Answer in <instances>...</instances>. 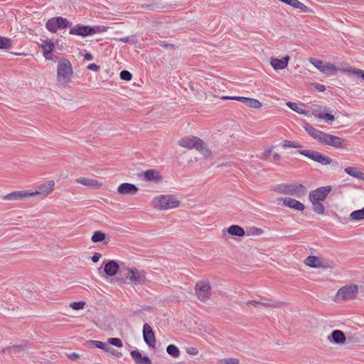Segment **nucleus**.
Instances as JSON below:
<instances>
[{
	"mask_svg": "<svg viewBox=\"0 0 364 364\" xmlns=\"http://www.w3.org/2000/svg\"><path fill=\"white\" fill-rule=\"evenodd\" d=\"M12 46L11 39L0 36V49H9Z\"/></svg>",
	"mask_w": 364,
	"mask_h": 364,
	"instance_id": "nucleus-40",
	"label": "nucleus"
},
{
	"mask_svg": "<svg viewBox=\"0 0 364 364\" xmlns=\"http://www.w3.org/2000/svg\"><path fill=\"white\" fill-rule=\"evenodd\" d=\"M68 357L71 359V360H77L80 358V355L79 354L76 353H72L68 355Z\"/></svg>",
	"mask_w": 364,
	"mask_h": 364,
	"instance_id": "nucleus-57",
	"label": "nucleus"
},
{
	"mask_svg": "<svg viewBox=\"0 0 364 364\" xmlns=\"http://www.w3.org/2000/svg\"><path fill=\"white\" fill-rule=\"evenodd\" d=\"M284 148H301L303 145L297 141L285 140L282 142Z\"/></svg>",
	"mask_w": 364,
	"mask_h": 364,
	"instance_id": "nucleus-42",
	"label": "nucleus"
},
{
	"mask_svg": "<svg viewBox=\"0 0 364 364\" xmlns=\"http://www.w3.org/2000/svg\"><path fill=\"white\" fill-rule=\"evenodd\" d=\"M88 343L90 345H92L95 348H100L106 352H109V350H112V348L110 347L107 343L100 341H90Z\"/></svg>",
	"mask_w": 364,
	"mask_h": 364,
	"instance_id": "nucleus-33",
	"label": "nucleus"
},
{
	"mask_svg": "<svg viewBox=\"0 0 364 364\" xmlns=\"http://www.w3.org/2000/svg\"><path fill=\"white\" fill-rule=\"evenodd\" d=\"M350 218L353 220H364V208L360 210L353 211Z\"/></svg>",
	"mask_w": 364,
	"mask_h": 364,
	"instance_id": "nucleus-37",
	"label": "nucleus"
},
{
	"mask_svg": "<svg viewBox=\"0 0 364 364\" xmlns=\"http://www.w3.org/2000/svg\"><path fill=\"white\" fill-rule=\"evenodd\" d=\"M304 129L311 135L314 139L317 141H320L321 135L323 134L322 131L315 129L312 125L309 123H305L304 125Z\"/></svg>",
	"mask_w": 364,
	"mask_h": 364,
	"instance_id": "nucleus-26",
	"label": "nucleus"
},
{
	"mask_svg": "<svg viewBox=\"0 0 364 364\" xmlns=\"http://www.w3.org/2000/svg\"><path fill=\"white\" fill-rule=\"evenodd\" d=\"M328 338L337 344L343 343L346 340L345 334L340 330H334Z\"/></svg>",
	"mask_w": 364,
	"mask_h": 364,
	"instance_id": "nucleus-27",
	"label": "nucleus"
},
{
	"mask_svg": "<svg viewBox=\"0 0 364 364\" xmlns=\"http://www.w3.org/2000/svg\"><path fill=\"white\" fill-rule=\"evenodd\" d=\"M56 22L58 24V27L60 29L65 28L71 24V23L68 21L67 18L61 16L56 17Z\"/></svg>",
	"mask_w": 364,
	"mask_h": 364,
	"instance_id": "nucleus-41",
	"label": "nucleus"
},
{
	"mask_svg": "<svg viewBox=\"0 0 364 364\" xmlns=\"http://www.w3.org/2000/svg\"><path fill=\"white\" fill-rule=\"evenodd\" d=\"M76 182H77L78 183H80L82 185H84L86 186H90V187L97 188V187H100L102 186V183L98 182L97 181L92 179V178H86V177L78 178L77 179H76Z\"/></svg>",
	"mask_w": 364,
	"mask_h": 364,
	"instance_id": "nucleus-28",
	"label": "nucleus"
},
{
	"mask_svg": "<svg viewBox=\"0 0 364 364\" xmlns=\"http://www.w3.org/2000/svg\"><path fill=\"white\" fill-rule=\"evenodd\" d=\"M119 41L123 43H128L129 41V37H124L119 39Z\"/></svg>",
	"mask_w": 364,
	"mask_h": 364,
	"instance_id": "nucleus-59",
	"label": "nucleus"
},
{
	"mask_svg": "<svg viewBox=\"0 0 364 364\" xmlns=\"http://www.w3.org/2000/svg\"><path fill=\"white\" fill-rule=\"evenodd\" d=\"M274 191L279 193L291 195L297 198H301L306 195V187L297 183H282L274 188Z\"/></svg>",
	"mask_w": 364,
	"mask_h": 364,
	"instance_id": "nucleus-3",
	"label": "nucleus"
},
{
	"mask_svg": "<svg viewBox=\"0 0 364 364\" xmlns=\"http://www.w3.org/2000/svg\"><path fill=\"white\" fill-rule=\"evenodd\" d=\"M46 27L49 31L55 33L59 29L58 24L56 22V17L50 18L47 21Z\"/></svg>",
	"mask_w": 364,
	"mask_h": 364,
	"instance_id": "nucleus-34",
	"label": "nucleus"
},
{
	"mask_svg": "<svg viewBox=\"0 0 364 364\" xmlns=\"http://www.w3.org/2000/svg\"><path fill=\"white\" fill-rule=\"evenodd\" d=\"M273 157H274V159L276 160V161H279L281 159L280 155L279 154H277V153H274L273 154Z\"/></svg>",
	"mask_w": 364,
	"mask_h": 364,
	"instance_id": "nucleus-60",
	"label": "nucleus"
},
{
	"mask_svg": "<svg viewBox=\"0 0 364 364\" xmlns=\"http://www.w3.org/2000/svg\"><path fill=\"white\" fill-rule=\"evenodd\" d=\"M287 105L288 107H289L291 109L294 110V112L301 114L306 115L307 112L301 107L298 105L297 103L293 102H287Z\"/></svg>",
	"mask_w": 364,
	"mask_h": 364,
	"instance_id": "nucleus-35",
	"label": "nucleus"
},
{
	"mask_svg": "<svg viewBox=\"0 0 364 364\" xmlns=\"http://www.w3.org/2000/svg\"><path fill=\"white\" fill-rule=\"evenodd\" d=\"M299 154H301L303 156H305L306 157L318 162L322 165H328L330 164L332 161L331 159L326 155L322 154L320 152L310 150V149H305V150H299L296 152Z\"/></svg>",
	"mask_w": 364,
	"mask_h": 364,
	"instance_id": "nucleus-7",
	"label": "nucleus"
},
{
	"mask_svg": "<svg viewBox=\"0 0 364 364\" xmlns=\"http://www.w3.org/2000/svg\"><path fill=\"white\" fill-rule=\"evenodd\" d=\"M289 59L290 58L288 55L282 59L272 58L270 64L274 70H282L287 66Z\"/></svg>",
	"mask_w": 364,
	"mask_h": 364,
	"instance_id": "nucleus-20",
	"label": "nucleus"
},
{
	"mask_svg": "<svg viewBox=\"0 0 364 364\" xmlns=\"http://www.w3.org/2000/svg\"><path fill=\"white\" fill-rule=\"evenodd\" d=\"M309 60L320 72L324 74L335 73L337 71L336 67L333 64H325L321 60L315 58H311Z\"/></svg>",
	"mask_w": 364,
	"mask_h": 364,
	"instance_id": "nucleus-12",
	"label": "nucleus"
},
{
	"mask_svg": "<svg viewBox=\"0 0 364 364\" xmlns=\"http://www.w3.org/2000/svg\"><path fill=\"white\" fill-rule=\"evenodd\" d=\"M107 343L118 348L123 346L122 340L118 338H109L107 339Z\"/></svg>",
	"mask_w": 364,
	"mask_h": 364,
	"instance_id": "nucleus-45",
	"label": "nucleus"
},
{
	"mask_svg": "<svg viewBox=\"0 0 364 364\" xmlns=\"http://www.w3.org/2000/svg\"><path fill=\"white\" fill-rule=\"evenodd\" d=\"M139 188L134 184L129 183H123L117 188V192L121 195H135Z\"/></svg>",
	"mask_w": 364,
	"mask_h": 364,
	"instance_id": "nucleus-15",
	"label": "nucleus"
},
{
	"mask_svg": "<svg viewBox=\"0 0 364 364\" xmlns=\"http://www.w3.org/2000/svg\"><path fill=\"white\" fill-rule=\"evenodd\" d=\"M73 73L70 60L64 58L58 62L57 82L60 85L65 87L71 82Z\"/></svg>",
	"mask_w": 364,
	"mask_h": 364,
	"instance_id": "nucleus-1",
	"label": "nucleus"
},
{
	"mask_svg": "<svg viewBox=\"0 0 364 364\" xmlns=\"http://www.w3.org/2000/svg\"><path fill=\"white\" fill-rule=\"evenodd\" d=\"M21 348V346L14 345V346H9V347H6L5 348H3L2 352L11 353V350H20Z\"/></svg>",
	"mask_w": 364,
	"mask_h": 364,
	"instance_id": "nucleus-50",
	"label": "nucleus"
},
{
	"mask_svg": "<svg viewBox=\"0 0 364 364\" xmlns=\"http://www.w3.org/2000/svg\"><path fill=\"white\" fill-rule=\"evenodd\" d=\"M314 88L318 92H323L326 90V87L321 84H316Z\"/></svg>",
	"mask_w": 364,
	"mask_h": 364,
	"instance_id": "nucleus-54",
	"label": "nucleus"
},
{
	"mask_svg": "<svg viewBox=\"0 0 364 364\" xmlns=\"http://www.w3.org/2000/svg\"><path fill=\"white\" fill-rule=\"evenodd\" d=\"M280 1L290 5L294 8L299 9L304 12H312V10L298 0H279Z\"/></svg>",
	"mask_w": 364,
	"mask_h": 364,
	"instance_id": "nucleus-23",
	"label": "nucleus"
},
{
	"mask_svg": "<svg viewBox=\"0 0 364 364\" xmlns=\"http://www.w3.org/2000/svg\"><path fill=\"white\" fill-rule=\"evenodd\" d=\"M85 304L84 301H77L71 303L70 306L75 310H79L83 309Z\"/></svg>",
	"mask_w": 364,
	"mask_h": 364,
	"instance_id": "nucleus-48",
	"label": "nucleus"
},
{
	"mask_svg": "<svg viewBox=\"0 0 364 364\" xmlns=\"http://www.w3.org/2000/svg\"><path fill=\"white\" fill-rule=\"evenodd\" d=\"M328 109L327 107H323L322 110L321 107H319V109H314L312 112V114L319 119H323L325 122L328 123H331L334 121L335 117L333 114L328 113Z\"/></svg>",
	"mask_w": 364,
	"mask_h": 364,
	"instance_id": "nucleus-13",
	"label": "nucleus"
},
{
	"mask_svg": "<svg viewBox=\"0 0 364 364\" xmlns=\"http://www.w3.org/2000/svg\"><path fill=\"white\" fill-rule=\"evenodd\" d=\"M41 48L43 50L44 56L48 58V55H50L54 48V44L50 40L42 41Z\"/></svg>",
	"mask_w": 364,
	"mask_h": 364,
	"instance_id": "nucleus-30",
	"label": "nucleus"
},
{
	"mask_svg": "<svg viewBox=\"0 0 364 364\" xmlns=\"http://www.w3.org/2000/svg\"><path fill=\"white\" fill-rule=\"evenodd\" d=\"M93 59V56L91 53H86L84 55V60H92Z\"/></svg>",
	"mask_w": 364,
	"mask_h": 364,
	"instance_id": "nucleus-58",
	"label": "nucleus"
},
{
	"mask_svg": "<svg viewBox=\"0 0 364 364\" xmlns=\"http://www.w3.org/2000/svg\"><path fill=\"white\" fill-rule=\"evenodd\" d=\"M220 364H239V359L235 358H229L223 359L220 361Z\"/></svg>",
	"mask_w": 364,
	"mask_h": 364,
	"instance_id": "nucleus-46",
	"label": "nucleus"
},
{
	"mask_svg": "<svg viewBox=\"0 0 364 364\" xmlns=\"http://www.w3.org/2000/svg\"><path fill=\"white\" fill-rule=\"evenodd\" d=\"M87 69L93 71H97L100 69V67L95 63H91L88 65Z\"/></svg>",
	"mask_w": 364,
	"mask_h": 364,
	"instance_id": "nucleus-55",
	"label": "nucleus"
},
{
	"mask_svg": "<svg viewBox=\"0 0 364 364\" xmlns=\"http://www.w3.org/2000/svg\"><path fill=\"white\" fill-rule=\"evenodd\" d=\"M111 354H114V350L112 348V350H109V352Z\"/></svg>",
	"mask_w": 364,
	"mask_h": 364,
	"instance_id": "nucleus-62",
	"label": "nucleus"
},
{
	"mask_svg": "<svg viewBox=\"0 0 364 364\" xmlns=\"http://www.w3.org/2000/svg\"><path fill=\"white\" fill-rule=\"evenodd\" d=\"M125 279L128 284H144L146 281V272L136 268L127 269Z\"/></svg>",
	"mask_w": 364,
	"mask_h": 364,
	"instance_id": "nucleus-5",
	"label": "nucleus"
},
{
	"mask_svg": "<svg viewBox=\"0 0 364 364\" xmlns=\"http://www.w3.org/2000/svg\"><path fill=\"white\" fill-rule=\"evenodd\" d=\"M306 265L312 268L329 269L332 267L328 261L316 256H309L304 260Z\"/></svg>",
	"mask_w": 364,
	"mask_h": 364,
	"instance_id": "nucleus-9",
	"label": "nucleus"
},
{
	"mask_svg": "<svg viewBox=\"0 0 364 364\" xmlns=\"http://www.w3.org/2000/svg\"><path fill=\"white\" fill-rule=\"evenodd\" d=\"M105 31L104 26H85L82 24H77L70 29V34L76 35L82 37L92 36L97 33H101Z\"/></svg>",
	"mask_w": 364,
	"mask_h": 364,
	"instance_id": "nucleus-4",
	"label": "nucleus"
},
{
	"mask_svg": "<svg viewBox=\"0 0 364 364\" xmlns=\"http://www.w3.org/2000/svg\"><path fill=\"white\" fill-rule=\"evenodd\" d=\"M345 172L356 178H364V173L361 171H360L357 168L355 167H347L345 168Z\"/></svg>",
	"mask_w": 364,
	"mask_h": 364,
	"instance_id": "nucleus-32",
	"label": "nucleus"
},
{
	"mask_svg": "<svg viewBox=\"0 0 364 364\" xmlns=\"http://www.w3.org/2000/svg\"><path fill=\"white\" fill-rule=\"evenodd\" d=\"M272 149H268L267 150H265L262 156H260V159H262V160H267L269 157V156L270 155V154L272 153Z\"/></svg>",
	"mask_w": 364,
	"mask_h": 364,
	"instance_id": "nucleus-51",
	"label": "nucleus"
},
{
	"mask_svg": "<svg viewBox=\"0 0 364 364\" xmlns=\"http://www.w3.org/2000/svg\"><path fill=\"white\" fill-rule=\"evenodd\" d=\"M54 186H55V182L53 181H48L47 183L39 186L35 192H30V193H33V196H35V195L48 196L53 191V190L54 188Z\"/></svg>",
	"mask_w": 364,
	"mask_h": 364,
	"instance_id": "nucleus-17",
	"label": "nucleus"
},
{
	"mask_svg": "<svg viewBox=\"0 0 364 364\" xmlns=\"http://www.w3.org/2000/svg\"><path fill=\"white\" fill-rule=\"evenodd\" d=\"M349 75H353L361 78L364 81V70L358 68H349L345 70Z\"/></svg>",
	"mask_w": 364,
	"mask_h": 364,
	"instance_id": "nucleus-39",
	"label": "nucleus"
},
{
	"mask_svg": "<svg viewBox=\"0 0 364 364\" xmlns=\"http://www.w3.org/2000/svg\"><path fill=\"white\" fill-rule=\"evenodd\" d=\"M304 129L311 135L314 139L317 141H320L321 135L323 134L322 131L315 129L312 125L309 123H305L304 125Z\"/></svg>",
	"mask_w": 364,
	"mask_h": 364,
	"instance_id": "nucleus-25",
	"label": "nucleus"
},
{
	"mask_svg": "<svg viewBox=\"0 0 364 364\" xmlns=\"http://www.w3.org/2000/svg\"><path fill=\"white\" fill-rule=\"evenodd\" d=\"M199 139L194 136H186L179 139L178 144L182 147L193 149L196 148Z\"/></svg>",
	"mask_w": 364,
	"mask_h": 364,
	"instance_id": "nucleus-14",
	"label": "nucleus"
},
{
	"mask_svg": "<svg viewBox=\"0 0 364 364\" xmlns=\"http://www.w3.org/2000/svg\"><path fill=\"white\" fill-rule=\"evenodd\" d=\"M119 269V264L117 262L114 260H110L105 265V272L108 276H114L115 275Z\"/></svg>",
	"mask_w": 364,
	"mask_h": 364,
	"instance_id": "nucleus-22",
	"label": "nucleus"
},
{
	"mask_svg": "<svg viewBox=\"0 0 364 364\" xmlns=\"http://www.w3.org/2000/svg\"><path fill=\"white\" fill-rule=\"evenodd\" d=\"M186 353L190 354V355H194L198 354V349L196 348L190 347V348H188L186 349Z\"/></svg>",
	"mask_w": 364,
	"mask_h": 364,
	"instance_id": "nucleus-52",
	"label": "nucleus"
},
{
	"mask_svg": "<svg viewBox=\"0 0 364 364\" xmlns=\"http://www.w3.org/2000/svg\"><path fill=\"white\" fill-rule=\"evenodd\" d=\"M331 186H322L309 193V198L310 201H323L328 193L331 191Z\"/></svg>",
	"mask_w": 364,
	"mask_h": 364,
	"instance_id": "nucleus-10",
	"label": "nucleus"
},
{
	"mask_svg": "<svg viewBox=\"0 0 364 364\" xmlns=\"http://www.w3.org/2000/svg\"><path fill=\"white\" fill-rule=\"evenodd\" d=\"M245 105H247L249 107L259 109L262 107V103L256 99L248 98Z\"/></svg>",
	"mask_w": 364,
	"mask_h": 364,
	"instance_id": "nucleus-43",
	"label": "nucleus"
},
{
	"mask_svg": "<svg viewBox=\"0 0 364 364\" xmlns=\"http://www.w3.org/2000/svg\"><path fill=\"white\" fill-rule=\"evenodd\" d=\"M278 200H282L283 204L285 206L296 210L302 211L305 208V206L303 203L291 198H279Z\"/></svg>",
	"mask_w": 364,
	"mask_h": 364,
	"instance_id": "nucleus-18",
	"label": "nucleus"
},
{
	"mask_svg": "<svg viewBox=\"0 0 364 364\" xmlns=\"http://www.w3.org/2000/svg\"><path fill=\"white\" fill-rule=\"evenodd\" d=\"M358 292L355 284L346 285L341 287L336 293V299L340 301L351 300L356 297Z\"/></svg>",
	"mask_w": 364,
	"mask_h": 364,
	"instance_id": "nucleus-8",
	"label": "nucleus"
},
{
	"mask_svg": "<svg viewBox=\"0 0 364 364\" xmlns=\"http://www.w3.org/2000/svg\"><path fill=\"white\" fill-rule=\"evenodd\" d=\"M130 354L134 359L135 364H152L151 360L148 356H143L137 350H132Z\"/></svg>",
	"mask_w": 364,
	"mask_h": 364,
	"instance_id": "nucleus-21",
	"label": "nucleus"
},
{
	"mask_svg": "<svg viewBox=\"0 0 364 364\" xmlns=\"http://www.w3.org/2000/svg\"><path fill=\"white\" fill-rule=\"evenodd\" d=\"M167 353L173 358H178L180 355V350L177 346L171 344L166 348Z\"/></svg>",
	"mask_w": 364,
	"mask_h": 364,
	"instance_id": "nucleus-38",
	"label": "nucleus"
},
{
	"mask_svg": "<svg viewBox=\"0 0 364 364\" xmlns=\"http://www.w3.org/2000/svg\"><path fill=\"white\" fill-rule=\"evenodd\" d=\"M227 232H228V234L237 237L244 236L245 234L244 229L242 227L237 225H230L228 228Z\"/></svg>",
	"mask_w": 364,
	"mask_h": 364,
	"instance_id": "nucleus-31",
	"label": "nucleus"
},
{
	"mask_svg": "<svg viewBox=\"0 0 364 364\" xmlns=\"http://www.w3.org/2000/svg\"><path fill=\"white\" fill-rule=\"evenodd\" d=\"M196 149L205 158H208L211 156V151L201 139H199Z\"/></svg>",
	"mask_w": 364,
	"mask_h": 364,
	"instance_id": "nucleus-29",
	"label": "nucleus"
},
{
	"mask_svg": "<svg viewBox=\"0 0 364 364\" xmlns=\"http://www.w3.org/2000/svg\"><path fill=\"white\" fill-rule=\"evenodd\" d=\"M161 46H164V47H168V46L173 47V45L166 43L165 42H162V43H161Z\"/></svg>",
	"mask_w": 364,
	"mask_h": 364,
	"instance_id": "nucleus-61",
	"label": "nucleus"
},
{
	"mask_svg": "<svg viewBox=\"0 0 364 364\" xmlns=\"http://www.w3.org/2000/svg\"><path fill=\"white\" fill-rule=\"evenodd\" d=\"M120 77L124 80L129 81L132 79V75L128 70H122L120 73Z\"/></svg>",
	"mask_w": 364,
	"mask_h": 364,
	"instance_id": "nucleus-47",
	"label": "nucleus"
},
{
	"mask_svg": "<svg viewBox=\"0 0 364 364\" xmlns=\"http://www.w3.org/2000/svg\"><path fill=\"white\" fill-rule=\"evenodd\" d=\"M195 291L197 298L201 301H208L211 296V286L209 281L202 280L196 284Z\"/></svg>",
	"mask_w": 364,
	"mask_h": 364,
	"instance_id": "nucleus-6",
	"label": "nucleus"
},
{
	"mask_svg": "<svg viewBox=\"0 0 364 364\" xmlns=\"http://www.w3.org/2000/svg\"><path fill=\"white\" fill-rule=\"evenodd\" d=\"M144 178L147 181L159 182L162 181V177L159 173L155 170H147L144 173Z\"/></svg>",
	"mask_w": 364,
	"mask_h": 364,
	"instance_id": "nucleus-24",
	"label": "nucleus"
},
{
	"mask_svg": "<svg viewBox=\"0 0 364 364\" xmlns=\"http://www.w3.org/2000/svg\"><path fill=\"white\" fill-rule=\"evenodd\" d=\"M313 206V210L315 213L323 215L325 213V207L321 202L311 201Z\"/></svg>",
	"mask_w": 364,
	"mask_h": 364,
	"instance_id": "nucleus-36",
	"label": "nucleus"
},
{
	"mask_svg": "<svg viewBox=\"0 0 364 364\" xmlns=\"http://www.w3.org/2000/svg\"><path fill=\"white\" fill-rule=\"evenodd\" d=\"M319 142L326 145L333 146L337 149L343 148V139L339 136H336L323 132Z\"/></svg>",
	"mask_w": 364,
	"mask_h": 364,
	"instance_id": "nucleus-11",
	"label": "nucleus"
},
{
	"mask_svg": "<svg viewBox=\"0 0 364 364\" xmlns=\"http://www.w3.org/2000/svg\"><path fill=\"white\" fill-rule=\"evenodd\" d=\"M151 205L157 210H168L178 207L180 201L173 195H160L154 198Z\"/></svg>",
	"mask_w": 364,
	"mask_h": 364,
	"instance_id": "nucleus-2",
	"label": "nucleus"
},
{
	"mask_svg": "<svg viewBox=\"0 0 364 364\" xmlns=\"http://www.w3.org/2000/svg\"><path fill=\"white\" fill-rule=\"evenodd\" d=\"M144 340L146 344L154 347L156 343L155 336L151 326L148 323H144L143 326Z\"/></svg>",
	"mask_w": 364,
	"mask_h": 364,
	"instance_id": "nucleus-16",
	"label": "nucleus"
},
{
	"mask_svg": "<svg viewBox=\"0 0 364 364\" xmlns=\"http://www.w3.org/2000/svg\"><path fill=\"white\" fill-rule=\"evenodd\" d=\"M247 304L254 305L255 306H257V305H265L264 303L259 301H255V300H250L247 301Z\"/></svg>",
	"mask_w": 364,
	"mask_h": 364,
	"instance_id": "nucleus-56",
	"label": "nucleus"
},
{
	"mask_svg": "<svg viewBox=\"0 0 364 364\" xmlns=\"http://www.w3.org/2000/svg\"><path fill=\"white\" fill-rule=\"evenodd\" d=\"M31 196H33V193L28 191H14L4 196L3 198L7 200H24Z\"/></svg>",
	"mask_w": 364,
	"mask_h": 364,
	"instance_id": "nucleus-19",
	"label": "nucleus"
},
{
	"mask_svg": "<svg viewBox=\"0 0 364 364\" xmlns=\"http://www.w3.org/2000/svg\"><path fill=\"white\" fill-rule=\"evenodd\" d=\"M224 99H231V100H237V101H240L242 103H244L245 105L247 103V101L248 100V97H238V96H234V97H223Z\"/></svg>",
	"mask_w": 364,
	"mask_h": 364,
	"instance_id": "nucleus-49",
	"label": "nucleus"
},
{
	"mask_svg": "<svg viewBox=\"0 0 364 364\" xmlns=\"http://www.w3.org/2000/svg\"><path fill=\"white\" fill-rule=\"evenodd\" d=\"M106 235L101 231H95L92 236V241L94 242H101L105 240Z\"/></svg>",
	"mask_w": 364,
	"mask_h": 364,
	"instance_id": "nucleus-44",
	"label": "nucleus"
},
{
	"mask_svg": "<svg viewBox=\"0 0 364 364\" xmlns=\"http://www.w3.org/2000/svg\"><path fill=\"white\" fill-rule=\"evenodd\" d=\"M102 255L101 254L98 253V252H95L93 256L91 257V259L92 260L93 262H97L101 258Z\"/></svg>",
	"mask_w": 364,
	"mask_h": 364,
	"instance_id": "nucleus-53",
	"label": "nucleus"
}]
</instances>
